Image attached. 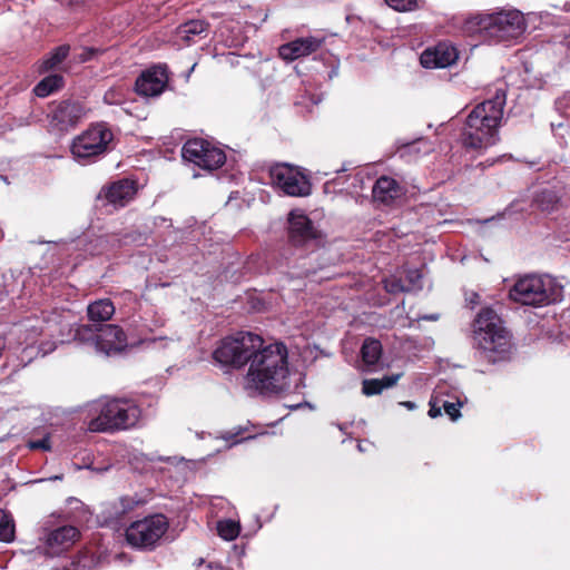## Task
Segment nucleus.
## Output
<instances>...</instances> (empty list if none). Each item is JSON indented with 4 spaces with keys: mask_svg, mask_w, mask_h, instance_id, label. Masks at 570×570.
Instances as JSON below:
<instances>
[{
    "mask_svg": "<svg viewBox=\"0 0 570 570\" xmlns=\"http://www.w3.org/2000/svg\"><path fill=\"white\" fill-rule=\"evenodd\" d=\"M454 392L463 393L458 386H454V385H451L448 383H441L435 387L432 396L445 397V399L452 401L453 395L456 394Z\"/></svg>",
    "mask_w": 570,
    "mask_h": 570,
    "instance_id": "obj_34",
    "label": "nucleus"
},
{
    "mask_svg": "<svg viewBox=\"0 0 570 570\" xmlns=\"http://www.w3.org/2000/svg\"><path fill=\"white\" fill-rule=\"evenodd\" d=\"M453 395L452 401L432 396L430 400L429 416L435 419L442 414V410L452 421H456L461 416L460 409L468 402V397L464 393H458Z\"/></svg>",
    "mask_w": 570,
    "mask_h": 570,
    "instance_id": "obj_20",
    "label": "nucleus"
},
{
    "mask_svg": "<svg viewBox=\"0 0 570 570\" xmlns=\"http://www.w3.org/2000/svg\"><path fill=\"white\" fill-rule=\"evenodd\" d=\"M358 450L360 451H366V446H364L363 443H358Z\"/></svg>",
    "mask_w": 570,
    "mask_h": 570,
    "instance_id": "obj_45",
    "label": "nucleus"
},
{
    "mask_svg": "<svg viewBox=\"0 0 570 570\" xmlns=\"http://www.w3.org/2000/svg\"><path fill=\"white\" fill-rule=\"evenodd\" d=\"M183 157L206 170L217 169L226 161V155L222 148L200 138L190 139L184 145Z\"/></svg>",
    "mask_w": 570,
    "mask_h": 570,
    "instance_id": "obj_10",
    "label": "nucleus"
},
{
    "mask_svg": "<svg viewBox=\"0 0 570 570\" xmlns=\"http://www.w3.org/2000/svg\"><path fill=\"white\" fill-rule=\"evenodd\" d=\"M112 139L114 135L109 127L105 122H98L75 137L70 150L78 163L96 161L108 151Z\"/></svg>",
    "mask_w": 570,
    "mask_h": 570,
    "instance_id": "obj_8",
    "label": "nucleus"
},
{
    "mask_svg": "<svg viewBox=\"0 0 570 570\" xmlns=\"http://www.w3.org/2000/svg\"><path fill=\"white\" fill-rule=\"evenodd\" d=\"M29 448L31 450L50 451L51 450L50 440L48 436H46L41 440L31 441V442H29Z\"/></svg>",
    "mask_w": 570,
    "mask_h": 570,
    "instance_id": "obj_40",
    "label": "nucleus"
},
{
    "mask_svg": "<svg viewBox=\"0 0 570 570\" xmlns=\"http://www.w3.org/2000/svg\"><path fill=\"white\" fill-rule=\"evenodd\" d=\"M323 45V39L316 37L298 38L278 48L279 57L287 61L308 56L317 51Z\"/></svg>",
    "mask_w": 570,
    "mask_h": 570,
    "instance_id": "obj_17",
    "label": "nucleus"
},
{
    "mask_svg": "<svg viewBox=\"0 0 570 570\" xmlns=\"http://www.w3.org/2000/svg\"><path fill=\"white\" fill-rule=\"evenodd\" d=\"M504 105L505 92L500 89L491 99L480 102L470 111L461 136L465 148L487 149L498 141Z\"/></svg>",
    "mask_w": 570,
    "mask_h": 570,
    "instance_id": "obj_2",
    "label": "nucleus"
},
{
    "mask_svg": "<svg viewBox=\"0 0 570 570\" xmlns=\"http://www.w3.org/2000/svg\"><path fill=\"white\" fill-rule=\"evenodd\" d=\"M263 338L249 332H239L236 335L222 340L213 356L222 365L240 368L249 364L256 348L261 347Z\"/></svg>",
    "mask_w": 570,
    "mask_h": 570,
    "instance_id": "obj_7",
    "label": "nucleus"
},
{
    "mask_svg": "<svg viewBox=\"0 0 570 570\" xmlns=\"http://www.w3.org/2000/svg\"><path fill=\"white\" fill-rule=\"evenodd\" d=\"M400 405L405 406L407 410H414L416 407L415 403L411 401L400 402Z\"/></svg>",
    "mask_w": 570,
    "mask_h": 570,
    "instance_id": "obj_43",
    "label": "nucleus"
},
{
    "mask_svg": "<svg viewBox=\"0 0 570 570\" xmlns=\"http://www.w3.org/2000/svg\"><path fill=\"white\" fill-rule=\"evenodd\" d=\"M422 288V273L420 269H409L405 272V277L401 278L397 283L394 281V292H413Z\"/></svg>",
    "mask_w": 570,
    "mask_h": 570,
    "instance_id": "obj_27",
    "label": "nucleus"
},
{
    "mask_svg": "<svg viewBox=\"0 0 570 570\" xmlns=\"http://www.w3.org/2000/svg\"><path fill=\"white\" fill-rule=\"evenodd\" d=\"M63 86V77L61 75H50L43 78L33 89L38 97H47Z\"/></svg>",
    "mask_w": 570,
    "mask_h": 570,
    "instance_id": "obj_28",
    "label": "nucleus"
},
{
    "mask_svg": "<svg viewBox=\"0 0 570 570\" xmlns=\"http://www.w3.org/2000/svg\"><path fill=\"white\" fill-rule=\"evenodd\" d=\"M416 6V0H394V11H412Z\"/></svg>",
    "mask_w": 570,
    "mask_h": 570,
    "instance_id": "obj_37",
    "label": "nucleus"
},
{
    "mask_svg": "<svg viewBox=\"0 0 570 570\" xmlns=\"http://www.w3.org/2000/svg\"><path fill=\"white\" fill-rule=\"evenodd\" d=\"M289 237L294 244H303L316 237V230L309 218L299 209L289 213Z\"/></svg>",
    "mask_w": 570,
    "mask_h": 570,
    "instance_id": "obj_19",
    "label": "nucleus"
},
{
    "mask_svg": "<svg viewBox=\"0 0 570 570\" xmlns=\"http://www.w3.org/2000/svg\"><path fill=\"white\" fill-rule=\"evenodd\" d=\"M125 100V91L122 88H110L104 95V101L108 105H120Z\"/></svg>",
    "mask_w": 570,
    "mask_h": 570,
    "instance_id": "obj_35",
    "label": "nucleus"
},
{
    "mask_svg": "<svg viewBox=\"0 0 570 570\" xmlns=\"http://www.w3.org/2000/svg\"><path fill=\"white\" fill-rule=\"evenodd\" d=\"M417 321H421V320H425V321H438L439 320V314H429V315H422V316H417L416 318Z\"/></svg>",
    "mask_w": 570,
    "mask_h": 570,
    "instance_id": "obj_42",
    "label": "nucleus"
},
{
    "mask_svg": "<svg viewBox=\"0 0 570 570\" xmlns=\"http://www.w3.org/2000/svg\"><path fill=\"white\" fill-rule=\"evenodd\" d=\"M392 386V376L385 375L382 380L371 379L363 381L362 391L365 395H376L384 389Z\"/></svg>",
    "mask_w": 570,
    "mask_h": 570,
    "instance_id": "obj_31",
    "label": "nucleus"
},
{
    "mask_svg": "<svg viewBox=\"0 0 570 570\" xmlns=\"http://www.w3.org/2000/svg\"><path fill=\"white\" fill-rule=\"evenodd\" d=\"M86 108L79 101H60L52 107L49 114V126L57 132H67L76 127L86 117Z\"/></svg>",
    "mask_w": 570,
    "mask_h": 570,
    "instance_id": "obj_12",
    "label": "nucleus"
},
{
    "mask_svg": "<svg viewBox=\"0 0 570 570\" xmlns=\"http://www.w3.org/2000/svg\"><path fill=\"white\" fill-rule=\"evenodd\" d=\"M102 52H104L102 49L92 48V47H86L78 55L77 60L79 62H87V61H90V60L95 59L96 57H98Z\"/></svg>",
    "mask_w": 570,
    "mask_h": 570,
    "instance_id": "obj_36",
    "label": "nucleus"
},
{
    "mask_svg": "<svg viewBox=\"0 0 570 570\" xmlns=\"http://www.w3.org/2000/svg\"><path fill=\"white\" fill-rule=\"evenodd\" d=\"M415 186H411V189L409 188H403V187H400L397 181L394 179V189H393V193H394V200L396 198H401V197H407V194L412 197L416 194V190H415Z\"/></svg>",
    "mask_w": 570,
    "mask_h": 570,
    "instance_id": "obj_38",
    "label": "nucleus"
},
{
    "mask_svg": "<svg viewBox=\"0 0 570 570\" xmlns=\"http://www.w3.org/2000/svg\"><path fill=\"white\" fill-rule=\"evenodd\" d=\"M473 334L476 346L489 362L495 363L505 360L510 354L511 335L493 309L480 311L474 321Z\"/></svg>",
    "mask_w": 570,
    "mask_h": 570,
    "instance_id": "obj_4",
    "label": "nucleus"
},
{
    "mask_svg": "<svg viewBox=\"0 0 570 570\" xmlns=\"http://www.w3.org/2000/svg\"><path fill=\"white\" fill-rule=\"evenodd\" d=\"M273 184L284 194L293 197H305L312 191L308 178L296 167L287 164L276 165L271 169Z\"/></svg>",
    "mask_w": 570,
    "mask_h": 570,
    "instance_id": "obj_11",
    "label": "nucleus"
},
{
    "mask_svg": "<svg viewBox=\"0 0 570 570\" xmlns=\"http://www.w3.org/2000/svg\"><path fill=\"white\" fill-rule=\"evenodd\" d=\"M41 350L43 351L45 354L51 352L53 348L50 347V348H46L45 346L41 347Z\"/></svg>",
    "mask_w": 570,
    "mask_h": 570,
    "instance_id": "obj_44",
    "label": "nucleus"
},
{
    "mask_svg": "<svg viewBox=\"0 0 570 570\" xmlns=\"http://www.w3.org/2000/svg\"><path fill=\"white\" fill-rule=\"evenodd\" d=\"M60 2L71 8H76L80 6L83 2V0H60Z\"/></svg>",
    "mask_w": 570,
    "mask_h": 570,
    "instance_id": "obj_41",
    "label": "nucleus"
},
{
    "mask_svg": "<svg viewBox=\"0 0 570 570\" xmlns=\"http://www.w3.org/2000/svg\"><path fill=\"white\" fill-rule=\"evenodd\" d=\"M537 206L542 212H553L557 209L559 204V198L557 194L553 190H542L540 194L535 197Z\"/></svg>",
    "mask_w": 570,
    "mask_h": 570,
    "instance_id": "obj_32",
    "label": "nucleus"
},
{
    "mask_svg": "<svg viewBox=\"0 0 570 570\" xmlns=\"http://www.w3.org/2000/svg\"><path fill=\"white\" fill-rule=\"evenodd\" d=\"M433 150V145L425 138H419L411 142L397 145L394 155H399L407 161L416 160L421 155H426Z\"/></svg>",
    "mask_w": 570,
    "mask_h": 570,
    "instance_id": "obj_22",
    "label": "nucleus"
},
{
    "mask_svg": "<svg viewBox=\"0 0 570 570\" xmlns=\"http://www.w3.org/2000/svg\"><path fill=\"white\" fill-rule=\"evenodd\" d=\"M208 27V23L204 20H189L176 29L175 37L177 41L190 45L196 41V38L206 37Z\"/></svg>",
    "mask_w": 570,
    "mask_h": 570,
    "instance_id": "obj_21",
    "label": "nucleus"
},
{
    "mask_svg": "<svg viewBox=\"0 0 570 570\" xmlns=\"http://www.w3.org/2000/svg\"><path fill=\"white\" fill-rule=\"evenodd\" d=\"M79 538V531L71 525H65L51 531L46 539L47 554L55 557L68 550Z\"/></svg>",
    "mask_w": 570,
    "mask_h": 570,
    "instance_id": "obj_18",
    "label": "nucleus"
},
{
    "mask_svg": "<svg viewBox=\"0 0 570 570\" xmlns=\"http://www.w3.org/2000/svg\"><path fill=\"white\" fill-rule=\"evenodd\" d=\"M399 379H400V375L399 374H394V379H393L394 385L397 383Z\"/></svg>",
    "mask_w": 570,
    "mask_h": 570,
    "instance_id": "obj_46",
    "label": "nucleus"
},
{
    "mask_svg": "<svg viewBox=\"0 0 570 570\" xmlns=\"http://www.w3.org/2000/svg\"><path fill=\"white\" fill-rule=\"evenodd\" d=\"M373 200L377 204L390 205L392 202V179L382 176L372 188Z\"/></svg>",
    "mask_w": 570,
    "mask_h": 570,
    "instance_id": "obj_25",
    "label": "nucleus"
},
{
    "mask_svg": "<svg viewBox=\"0 0 570 570\" xmlns=\"http://www.w3.org/2000/svg\"><path fill=\"white\" fill-rule=\"evenodd\" d=\"M69 51L70 47L68 45L57 47L50 52L49 57L41 62L39 70L46 72L57 68L67 58Z\"/></svg>",
    "mask_w": 570,
    "mask_h": 570,
    "instance_id": "obj_29",
    "label": "nucleus"
},
{
    "mask_svg": "<svg viewBox=\"0 0 570 570\" xmlns=\"http://www.w3.org/2000/svg\"><path fill=\"white\" fill-rule=\"evenodd\" d=\"M58 479H61V476L55 475L53 478H51V480H58Z\"/></svg>",
    "mask_w": 570,
    "mask_h": 570,
    "instance_id": "obj_48",
    "label": "nucleus"
},
{
    "mask_svg": "<svg viewBox=\"0 0 570 570\" xmlns=\"http://www.w3.org/2000/svg\"><path fill=\"white\" fill-rule=\"evenodd\" d=\"M168 529V520L164 514H154L132 522L126 529L127 542L138 549H151Z\"/></svg>",
    "mask_w": 570,
    "mask_h": 570,
    "instance_id": "obj_9",
    "label": "nucleus"
},
{
    "mask_svg": "<svg viewBox=\"0 0 570 570\" xmlns=\"http://www.w3.org/2000/svg\"><path fill=\"white\" fill-rule=\"evenodd\" d=\"M87 314L91 323L102 324L112 317L115 306L110 299L101 298L88 305Z\"/></svg>",
    "mask_w": 570,
    "mask_h": 570,
    "instance_id": "obj_23",
    "label": "nucleus"
},
{
    "mask_svg": "<svg viewBox=\"0 0 570 570\" xmlns=\"http://www.w3.org/2000/svg\"><path fill=\"white\" fill-rule=\"evenodd\" d=\"M217 532L222 539L232 541L238 537L240 532V525L238 522L232 519L220 520L217 522Z\"/></svg>",
    "mask_w": 570,
    "mask_h": 570,
    "instance_id": "obj_30",
    "label": "nucleus"
},
{
    "mask_svg": "<svg viewBox=\"0 0 570 570\" xmlns=\"http://www.w3.org/2000/svg\"><path fill=\"white\" fill-rule=\"evenodd\" d=\"M119 503L121 505L120 511L122 513H125V512L132 510L136 505H138L140 503V501L136 500L132 497H122V498H120Z\"/></svg>",
    "mask_w": 570,
    "mask_h": 570,
    "instance_id": "obj_39",
    "label": "nucleus"
},
{
    "mask_svg": "<svg viewBox=\"0 0 570 570\" xmlns=\"http://www.w3.org/2000/svg\"><path fill=\"white\" fill-rule=\"evenodd\" d=\"M167 81L166 67L156 66L142 72L136 80V91L145 97H156L164 91Z\"/></svg>",
    "mask_w": 570,
    "mask_h": 570,
    "instance_id": "obj_13",
    "label": "nucleus"
},
{
    "mask_svg": "<svg viewBox=\"0 0 570 570\" xmlns=\"http://www.w3.org/2000/svg\"><path fill=\"white\" fill-rule=\"evenodd\" d=\"M287 347L276 342L256 348L245 375V389L258 393H278L287 386Z\"/></svg>",
    "mask_w": 570,
    "mask_h": 570,
    "instance_id": "obj_1",
    "label": "nucleus"
},
{
    "mask_svg": "<svg viewBox=\"0 0 570 570\" xmlns=\"http://www.w3.org/2000/svg\"><path fill=\"white\" fill-rule=\"evenodd\" d=\"M469 29L497 40H510L524 30L523 16L518 10L478 14L468 21Z\"/></svg>",
    "mask_w": 570,
    "mask_h": 570,
    "instance_id": "obj_6",
    "label": "nucleus"
},
{
    "mask_svg": "<svg viewBox=\"0 0 570 570\" xmlns=\"http://www.w3.org/2000/svg\"><path fill=\"white\" fill-rule=\"evenodd\" d=\"M14 538V522L12 517L0 510V540L4 542H10Z\"/></svg>",
    "mask_w": 570,
    "mask_h": 570,
    "instance_id": "obj_33",
    "label": "nucleus"
},
{
    "mask_svg": "<svg viewBox=\"0 0 570 570\" xmlns=\"http://www.w3.org/2000/svg\"><path fill=\"white\" fill-rule=\"evenodd\" d=\"M127 340L124 331L111 324L100 326L97 341H95V351L105 355H110L122 351L126 347Z\"/></svg>",
    "mask_w": 570,
    "mask_h": 570,
    "instance_id": "obj_15",
    "label": "nucleus"
},
{
    "mask_svg": "<svg viewBox=\"0 0 570 570\" xmlns=\"http://www.w3.org/2000/svg\"><path fill=\"white\" fill-rule=\"evenodd\" d=\"M459 58L456 48L449 42H440L433 48L425 49L420 57L424 68H446Z\"/></svg>",
    "mask_w": 570,
    "mask_h": 570,
    "instance_id": "obj_14",
    "label": "nucleus"
},
{
    "mask_svg": "<svg viewBox=\"0 0 570 570\" xmlns=\"http://www.w3.org/2000/svg\"><path fill=\"white\" fill-rule=\"evenodd\" d=\"M384 1H385V3H386L389 7H392V3H391V1H392V0H384Z\"/></svg>",
    "mask_w": 570,
    "mask_h": 570,
    "instance_id": "obj_47",
    "label": "nucleus"
},
{
    "mask_svg": "<svg viewBox=\"0 0 570 570\" xmlns=\"http://www.w3.org/2000/svg\"><path fill=\"white\" fill-rule=\"evenodd\" d=\"M101 325L102 324L95 323L78 325L73 331V340L95 348V341H97Z\"/></svg>",
    "mask_w": 570,
    "mask_h": 570,
    "instance_id": "obj_24",
    "label": "nucleus"
},
{
    "mask_svg": "<svg viewBox=\"0 0 570 570\" xmlns=\"http://www.w3.org/2000/svg\"><path fill=\"white\" fill-rule=\"evenodd\" d=\"M89 414L88 429L91 432H108L135 426L141 417V410L132 400L101 399L91 404Z\"/></svg>",
    "mask_w": 570,
    "mask_h": 570,
    "instance_id": "obj_3",
    "label": "nucleus"
},
{
    "mask_svg": "<svg viewBox=\"0 0 570 570\" xmlns=\"http://www.w3.org/2000/svg\"><path fill=\"white\" fill-rule=\"evenodd\" d=\"M361 354L364 365L370 370V366L375 365L381 358V343L374 338L365 340L361 348Z\"/></svg>",
    "mask_w": 570,
    "mask_h": 570,
    "instance_id": "obj_26",
    "label": "nucleus"
},
{
    "mask_svg": "<svg viewBox=\"0 0 570 570\" xmlns=\"http://www.w3.org/2000/svg\"><path fill=\"white\" fill-rule=\"evenodd\" d=\"M137 188L132 180L120 179L102 187L98 197L114 207H124L134 199Z\"/></svg>",
    "mask_w": 570,
    "mask_h": 570,
    "instance_id": "obj_16",
    "label": "nucleus"
},
{
    "mask_svg": "<svg viewBox=\"0 0 570 570\" xmlns=\"http://www.w3.org/2000/svg\"><path fill=\"white\" fill-rule=\"evenodd\" d=\"M563 288L549 275L520 277L510 289V297L522 305L543 306L562 298Z\"/></svg>",
    "mask_w": 570,
    "mask_h": 570,
    "instance_id": "obj_5",
    "label": "nucleus"
}]
</instances>
